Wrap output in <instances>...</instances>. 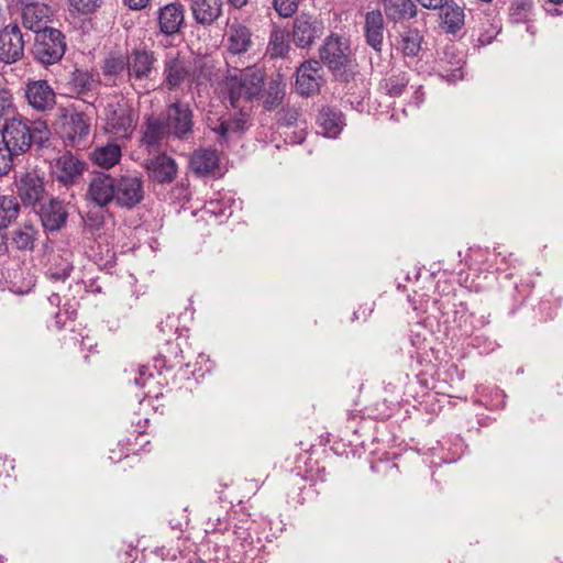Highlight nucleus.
I'll return each instance as SVG.
<instances>
[{"label": "nucleus", "instance_id": "38", "mask_svg": "<svg viewBox=\"0 0 563 563\" xmlns=\"http://www.w3.org/2000/svg\"><path fill=\"white\" fill-rule=\"evenodd\" d=\"M128 73L126 57L110 56L104 60L102 66L103 76L111 81V85H117V79Z\"/></svg>", "mask_w": 563, "mask_h": 563}, {"label": "nucleus", "instance_id": "9", "mask_svg": "<svg viewBox=\"0 0 563 563\" xmlns=\"http://www.w3.org/2000/svg\"><path fill=\"white\" fill-rule=\"evenodd\" d=\"M24 98L36 112H51L56 106V92L45 79H29L24 87Z\"/></svg>", "mask_w": 563, "mask_h": 563}, {"label": "nucleus", "instance_id": "27", "mask_svg": "<svg viewBox=\"0 0 563 563\" xmlns=\"http://www.w3.org/2000/svg\"><path fill=\"white\" fill-rule=\"evenodd\" d=\"M167 134L166 124L158 118H148L143 126L142 145L146 148H156Z\"/></svg>", "mask_w": 563, "mask_h": 563}, {"label": "nucleus", "instance_id": "41", "mask_svg": "<svg viewBox=\"0 0 563 563\" xmlns=\"http://www.w3.org/2000/svg\"><path fill=\"white\" fill-rule=\"evenodd\" d=\"M532 4V0H516L510 8V15L516 22H522L531 11Z\"/></svg>", "mask_w": 563, "mask_h": 563}, {"label": "nucleus", "instance_id": "2", "mask_svg": "<svg viewBox=\"0 0 563 563\" xmlns=\"http://www.w3.org/2000/svg\"><path fill=\"white\" fill-rule=\"evenodd\" d=\"M265 85L264 70L254 65L243 69L230 70L225 77V88L233 108L240 107L241 101L257 99Z\"/></svg>", "mask_w": 563, "mask_h": 563}, {"label": "nucleus", "instance_id": "45", "mask_svg": "<svg viewBox=\"0 0 563 563\" xmlns=\"http://www.w3.org/2000/svg\"><path fill=\"white\" fill-rule=\"evenodd\" d=\"M421 7L428 10H438L445 4L448 0H417Z\"/></svg>", "mask_w": 563, "mask_h": 563}, {"label": "nucleus", "instance_id": "28", "mask_svg": "<svg viewBox=\"0 0 563 563\" xmlns=\"http://www.w3.org/2000/svg\"><path fill=\"white\" fill-rule=\"evenodd\" d=\"M246 129V114L240 113L238 117L230 118L228 120H220L219 124L213 128V131L218 134L219 141L223 143L234 136H241Z\"/></svg>", "mask_w": 563, "mask_h": 563}, {"label": "nucleus", "instance_id": "21", "mask_svg": "<svg viewBox=\"0 0 563 563\" xmlns=\"http://www.w3.org/2000/svg\"><path fill=\"white\" fill-rule=\"evenodd\" d=\"M364 33L366 43L376 52H380L385 33V22L380 10H372L365 14Z\"/></svg>", "mask_w": 563, "mask_h": 563}, {"label": "nucleus", "instance_id": "26", "mask_svg": "<svg viewBox=\"0 0 563 563\" xmlns=\"http://www.w3.org/2000/svg\"><path fill=\"white\" fill-rule=\"evenodd\" d=\"M384 13L391 22L410 20L417 15V5L413 0H378Z\"/></svg>", "mask_w": 563, "mask_h": 563}, {"label": "nucleus", "instance_id": "36", "mask_svg": "<svg viewBox=\"0 0 563 563\" xmlns=\"http://www.w3.org/2000/svg\"><path fill=\"white\" fill-rule=\"evenodd\" d=\"M263 106L266 110L277 108L285 97V84L282 81L280 76L272 78L263 89Z\"/></svg>", "mask_w": 563, "mask_h": 563}, {"label": "nucleus", "instance_id": "29", "mask_svg": "<svg viewBox=\"0 0 563 563\" xmlns=\"http://www.w3.org/2000/svg\"><path fill=\"white\" fill-rule=\"evenodd\" d=\"M219 163L216 150L200 148L192 153L190 157V166L198 175H208L212 173Z\"/></svg>", "mask_w": 563, "mask_h": 563}, {"label": "nucleus", "instance_id": "10", "mask_svg": "<svg viewBox=\"0 0 563 563\" xmlns=\"http://www.w3.org/2000/svg\"><path fill=\"white\" fill-rule=\"evenodd\" d=\"M114 202L121 208L132 209L144 198L143 181L137 176L114 177Z\"/></svg>", "mask_w": 563, "mask_h": 563}, {"label": "nucleus", "instance_id": "6", "mask_svg": "<svg viewBox=\"0 0 563 563\" xmlns=\"http://www.w3.org/2000/svg\"><path fill=\"white\" fill-rule=\"evenodd\" d=\"M165 124L168 136L187 140L194 132V112L190 106L179 100L166 109Z\"/></svg>", "mask_w": 563, "mask_h": 563}, {"label": "nucleus", "instance_id": "3", "mask_svg": "<svg viewBox=\"0 0 563 563\" xmlns=\"http://www.w3.org/2000/svg\"><path fill=\"white\" fill-rule=\"evenodd\" d=\"M350 47L346 41L338 35H331L325 41L320 58L328 66L334 78L341 82H349L355 76L356 65L350 57Z\"/></svg>", "mask_w": 563, "mask_h": 563}, {"label": "nucleus", "instance_id": "42", "mask_svg": "<svg viewBox=\"0 0 563 563\" xmlns=\"http://www.w3.org/2000/svg\"><path fill=\"white\" fill-rule=\"evenodd\" d=\"M212 71L205 64H194V73L190 82L199 89L206 81L211 80Z\"/></svg>", "mask_w": 563, "mask_h": 563}, {"label": "nucleus", "instance_id": "17", "mask_svg": "<svg viewBox=\"0 0 563 563\" xmlns=\"http://www.w3.org/2000/svg\"><path fill=\"white\" fill-rule=\"evenodd\" d=\"M156 63L153 52L133 49L126 56L128 80L142 81L148 79Z\"/></svg>", "mask_w": 563, "mask_h": 563}, {"label": "nucleus", "instance_id": "50", "mask_svg": "<svg viewBox=\"0 0 563 563\" xmlns=\"http://www.w3.org/2000/svg\"><path fill=\"white\" fill-rule=\"evenodd\" d=\"M549 1L552 2V3H555V4L563 3V0H549Z\"/></svg>", "mask_w": 563, "mask_h": 563}, {"label": "nucleus", "instance_id": "51", "mask_svg": "<svg viewBox=\"0 0 563 563\" xmlns=\"http://www.w3.org/2000/svg\"><path fill=\"white\" fill-rule=\"evenodd\" d=\"M366 310H367V309H364V310L362 311V314H363V318H364V319H365V317H366Z\"/></svg>", "mask_w": 563, "mask_h": 563}, {"label": "nucleus", "instance_id": "46", "mask_svg": "<svg viewBox=\"0 0 563 563\" xmlns=\"http://www.w3.org/2000/svg\"><path fill=\"white\" fill-rule=\"evenodd\" d=\"M152 0H123L124 4L128 5L131 10H142L145 9Z\"/></svg>", "mask_w": 563, "mask_h": 563}, {"label": "nucleus", "instance_id": "49", "mask_svg": "<svg viewBox=\"0 0 563 563\" xmlns=\"http://www.w3.org/2000/svg\"><path fill=\"white\" fill-rule=\"evenodd\" d=\"M360 310L353 312V320L360 319Z\"/></svg>", "mask_w": 563, "mask_h": 563}, {"label": "nucleus", "instance_id": "23", "mask_svg": "<svg viewBox=\"0 0 563 563\" xmlns=\"http://www.w3.org/2000/svg\"><path fill=\"white\" fill-rule=\"evenodd\" d=\"M184 22V7L180 3H169L159 9V29L165 35H174L178 33Z\"/></svg>", "mask_w": 563, "mask_h": 563}, {"label": "nucleus", "instance_id": "31", "mask_svg": "<svg viewBox=\"0 0 563 563\" xmlns=\"http://www.w3.org/2000/svg\"><path fill=\"white\" fill-rule=\"evenodd\" d=\"M121 156V146L117 143H107L106 145L98 146L91 153L93 163L106 169L117 165Z\"/></svg>", "mask_w": 563, "mask_h": 563}, {"label": "nucleus", "instance_id": "39", "mask_svg": "<svg viewBox=\"0 0 563 563\" xmlns=\"http://www.w3.org/2000/svg\"><path fill=\"white\" fill-rule=\"evenodd\" d=\"M422 37L417 30H409L401 36V48L405 56H417L421 48Z\"/></svg>", "mask_w": 563, "mask_h": 563}, {"label": "nucleus", "instance_id": "11", "mask_svg": "<svg viewBox=\"0 0 563 563\" xmlns=\"http://www.w3.org/2000/svg\"><path fill=\"white\" fill-rule=\"evenodd\" d=\"M194 73V64L179 55H169L164 62L163 85L168 90H175L183 84L190 81Z\"/></svg>", "mask_w": 563, "mask_h": 563}, {"label": "nucleus", "instance_id": "12", "mask_svg": "<svg viewBox=\"0 0 563 563\" xmlns=\"http://www.w3.org/2000/svg\"><path fill=\"white\" fill-rule=\"evenodd\" d=\"M98 81L87 69L76 68L68 77L65 89L69 97H76L86 103L93 106L97 98L92 93L97 88Z\"/></svg>", "mask_w": 563, "mask_h": 563}, {"label": "nucleus", "instance_id": "34", "mask_svg": "<svg viewBox=\"0 0 563 563\" xmlns=\"http://www.w3.org/2000/svg\"><path fill=\"white\" fill-rule=\"evenodd\" d=\"M289 51V34L286 30L274 27L269 35L266 54L271 58H283Z\"/></svg>", "mask_w": 563, "mask_h": 563}, {"label": "nucleus", "instance_id": "22", "mask_svg": "<svg viewBox=\"0 0 563 563\" xmlns=\"http://www.w3.org/2000/svg\"><path fill=\"white\" fill-rule=\"evenodd\" d=\"M439 10L440 26L448 34H456L464 26V9L453 0H448Z\"/></svg>", "mask_w": 563, "mask_h": 563}, {"label": "nucleus", "instance_id": "16", "mask_svg": "<svg viewBox=\"0 0 563 563\" xmlns=\"http://www.w3.org/2000/svg\"><path fill=\"white\" fill-rule=\"evenodd\" d=\"M37 213L43 228L49 232L60 231L68 218L66 205L58 198H51L48 202L41 203Z\"/></svg>", "mask_w": 563, "mask_h": 563}, {"label": "nucleus", "instance_id": "25", "mask_svg": "<svg viewBox=\"0 0 563 563\" xmlns=\"http://www.w3.org/2000/svg\"><path fill=\"white\" fill-rule=\"evenodd\" d=\"M253 45L250 29L241 23H233L227 32L228 51L234 55L246 53Z\"/></svg>", "mask_w": 563, "mask_h": 563}, {"label": "nucleus", "instance_id": "5", "mask_svg": "<svg viewBox=\"0 0 563 563\" xmlns=\"http://www.w3.org/2000/svg\"><path fill=\"white\" fill-rule=\"evenodd\" d=\"M104 114L108 130L120 137L129 139L136 129L139 114L123 97L108 102Z\"/></svg>", "mask_w": 563, "mask_h": 563}, {"label": "nucleus", "instance_id": "24", "mask_svg": "<svg viewBox=\"0 0 563 563\" xmlns=\"http://www.w3.org/2000/svg\"><path fill=\"white\" fill-rule=\"evenodd\" d=\"M195 21L201 25H211L222 14V0H189Z\"/></svg>", "mask_w": 563, "mask_h": 563}, {"label": "nucleus", "instance_id": "48", "mask_svg": "<svg viewBox=\"0 0 563 563\" xmlns=\"http://www.w3.org/2000/svg\"><path fill=\"white\" fill-rule=\"evenodd\" d=\"M249 0H229V2L236 9L244 7Z\"/></svg>", "mask_w": 563, "mask_h": 563}, {"label": "nucleus", "instance_id": "14", "mask_svg": "<svg viewBox=\"0 0 563 563\" xmlns=\"http://www.w3.org/2000/svg\"><path fill=\"white\" fill-rule=\"evenodd\" d=\"M51 8L38 1H31L22 3L21 20L25 29L34 32H42L48 30L47 23L51 21Z\"/></svg>", "mask_w": 563, "mask_h": 563}, {"label": "nucleus", "instance_id": "30", "mask_svg": "<svg viewBox=\"0 0 563 563\" xmlns=\"http://www.w3.org/2000/svg\"><path fill=\"white\" fill-rule=\"evenodd\" d=\"M37 229L31 222H24L11 232V243L19 251H32L35 245Z\"/></svg>", "mask_w": 563, "mask_h": 563}, {"label": "nucleus", "instance_id": "13", "mask_svg": "<svg viewBox=\"0 0 563 563\" xmlns=\"http://www.w3.org/2000/svg\"><path fill=\"white\" fill-rule=\"evenodd\" d=\"M114 176L100 173L89 183L86 198L97 207L104 208L114 201Z\"/></svg>", "mask_w": 563, "mask_h": 563}, {"label": "nucleus", "instance_id": "8", "mask_svg": "<svg viewBox=\"0 0 563 563\" xmlns=\"http://www.w3.org/2000/svg\"><path fill=\"white\" fill-rule=\"evenodd\" d=\"M25 41L18 23H9L0 30V62L11 65L24 57Z\"/></svg>", "mask_w": 563, "mask_h": 563}, {"label": "nucleus", "instance_id": "1", "mask_svg": "<svg viewBox=\"0 0 563 563\" xmlns=\"http://www.w3.org/2000/svg\"><path fill=\"white\" fill-rule=\"evenodd\" d=\"M2 142L11 155L16 157L25 154L32 146H45L49 141L51 131L43 121L30 122L22 114H16L7 120L1 129Z\"/></svg>", "mask_w": 563, "mask_h": 563}, {"label": "nucleus", "instance_id": "43", "mask_svg": "<svg viewBox=\"0 0 563 563\" xmlns=\"http://www.w3.org/2000/svg\"><path fill=\"white\" fill-rule=\"evenodd\" d=\"M273 7L278 15L290 18L298 9V0H273Z\"/></svg>", "mask_w": 563, "mask_h": 563}, {"label": "nucleus", "instance_id": "35", "mask_svg": "<svg viewBox=\"0 0 563 563\" xmlns=\"http://www.w3.org/2000/svg\"><path fill=\"white\" fill-rule=\"evenodd\" d=\"M21 205L12 195H0V228H9L18 218Z\"/></svg>", "mask_w": 563, "mask_h": 563}, {"label": "nucleus", "instance_id": "32", "mask_svg": "<svg viewBox=\"0 0 563 563\" xmlns=\"http://www.w3.org/2000/svg\"><path fill=\"white\" fill-rule=\"evenodd\" d=\"M317 62H305L297 70L296 89L302 96H309L317 87V68L313 64Z\"/></svg>", "mask_w": 563, "mask_h": 563}, {"label": "nucleus", "instance_id": "19", "mask_svg": "<svg viewBox=\"0 0 563 563\" xmlns=\"http://www.w3.org/2000/svg\"><path fill=\"white\" fill-rule=\"evenodd\" d=\"M90 131V124L84 113L74 112L65 117L62 136L71 146L84 144Z\"/></svg>", "mask_w": 563, "mask_h": 563}, {"label": "nucleus", "instance_id": "37", "mask_svg": "<svg viewBox=\"0 0 563 563\" xmlns=\"http://www.w3.org/2000/svg\"><path fill=\"white\" fill-rule=\"evenodd\" d=\"M409 78L405 73L390 74L380 82L382 89L391 98L402 95L407 88Z\"/></svg>", "mask_w": 563, "mask_h": 563}, {"label": "nucleus", "instance_id": "33", "mask_svg": "<svg viewBox=\"0 0 563 563\" xmlns=\"http://www.w3.org/2000/svg\"><path fill=\"white\" fill-rule=\"evenodd\" d=\"M316 36L314 21L311 18L300 15L294 25V41L296 45L306 47L312 44Z\"/></svg>", "mask_w": 563, "mask_h": 563}, {"label": "nucleus", "instance_id": "44", "mask_svg": "<svg viewBox=\"0 0 563 563\" xmlns=\"http://www.w3.org/2000/svg\"><path fill=\"white\" fill-rule=\"evenodd\" d=\"M69 4L80 13H90L101 3V0H68Z\"/></svg>", "mask_w": 563, "mask_h": 563}, {"label": "nucleus", "instance_id": "20", "mask_svg": "<svg viewBox=\"0 0 563 563\" xmlns=\"http://www.w3.org/2000/svg\"><path fill=\"white\" fill-rule=\"evenodd\" d=\"M345 125V117L341 110L333 107H324L319 111V135L336 139Z\"/></svg>", "mask_w": 563, "mask_h": 563}, {"label": "nucleus", "instance_id": "47", "mask_svg": "<svg viewBox=\"0 0 563 563\" xmlns=\"http://www.w3.org/2000/svg\"><path fill=\"white\" fill-rule=\"evenodd\" d=\"M5 229L0 228V254H4L8 250Z\"/></svg>", "mask_w": 563, "mask_h": 563}, {"label": "nucleus", "instance_id": "40", "mask_svg": "<svg viewBox=\"0 0 563 563\" xmlns=\"http://www.w3.org/2000/svg\"><path fill=\"white\" fill-rule=\"evenodd\" d=\"M19 114L10 89L0 86V122Z\"/></svg>", "mask_w": 563, "mask_h": 563}, {"label": "nucleus", "instance_id": "18", "mask_svg": "<svg viewBox=\"0 0 563 563\" xmlns=\"http://www.w3.org/2000/svg\"><path fill=\"white\" fill-rule=\"evenodd\" d=\"M85 169V163L70 153L57 157L52 165V175L63 185L76 184Z\"/></svg>", "mask_w": 563, "mask_h": 563}, {"label": "nucleus", "instance_id": "7", "mask_svg": "<svg viewBox=\"0 0 563 563\" xmlns=\"http://www.w3.org/2000/svg\"><path fill=\"white\" fill-rule=\"evenodd\" d=\"M14 186L20 205L25 208H35L46 196L45 180L36 172L15 176Z\"/></svg>", "mask_w": 563, "mask_h": 563}, {"label": "nucleus", "instance_id": "4", "mask_svg": "<svg viewBox=\"0 0 563 563\" xmlns=\"http://www.w3.org/2000/svg\"><path fill=\"white\" fill-rule=\"evenodd\" d=\"M66 37L55 27L37 32L34 37L32 54L36 62L44 66L57 64L65 55Z\"/></svg>", "mask_w": 563, "mask_h": 563}, {"label": "nucleus", "instance_id": "15", "mask_svg": "<svg viewBox=\"0 0 563 563\" xmlns=\"http://www.w3.org/2000/svg\"><path fill=\"white\" fill-rule=\"evenodd\" d=\"M144 167L148 179L161 185L174 181L178 170L176 161L166 154H158L146 159Z\"/></svg>", "mask_w": 563, "mask_h": 563}]
</instances>
